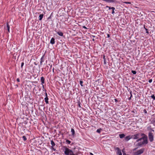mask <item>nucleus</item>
I'll return each mask as SVG.
<instances>
[{
    "mask_svg": "<svg viewBox=\"0 0 155 155\" xmlns=\"http://www.w3.org/2000/svg\"><path fill=\"white\" fill-rule=\"evenodd\" d=\"M143 135V133H138L131 135V138H132V139H133L137 140V139L140 138V137L142 136Z\"/></svg>",
    "mask_w": 155,
    "mask_h": 155,
    "instance_id": "f257e3e1",
    "label": "nucleus"
},
{
    "mask_svg": "<svg viewBox=\"0 0 155 155\" xmlns=\"http://www.w3.org/2000/svg\"><path fill=\"white\" fill-rule=\"evenodd\" d=\"M144 151V149L142 148L134 153V155H139L142 153Z\"/></svg>",
    "mask_w": 155,
    "mask_h": 155,
    "instance_id": "f03ea898",
    "label": "nucleus"
},
{
    "mask_svg": "<svg viewBox=\"0 0 155 155\" xmlns=\"http://www.w3.org/2000/svg\"><path fill=\"white\" fill-rule=\"evenodd\" d=\"M148 137L150 141V142H152L153 140V133L150 132L148 134Z\"/></svg>",
    "mask_w": 155,
    "mask_h": 155,
    "instance_id": "7ed1b4c3",
    "label": "nucleus"
},
{
    "mask_svg": "<svg viewBox=\"0 0 155 155\" xmlns=\"http://www.w3.org/2000/svg\"><path fill=\"white\" fill-rule=\"evenodd\" d=\"M115 149V150H117V154L118 155H122L121 150L119 147H116Z\"/></svg>",
    "mask_w": 155,
    "mask_h": 155,
    "instance_id": "20e7f679",
    "label": "nucleus"
},
{
    "mask_svg": "<svg viewBox=\"0 0 155 155\" xmlns=\"http://www.w3.org/2000/svg\"><path fill=\"white\" fill-rule=\"evenodd\" d=\"M131 136H128L125 137V139L126 141H128L130 139H132Z\"/></svg>",
    "mask_w": 155,
    "mask_h": 155,
    "instance_id": "39448f33",
    "label": "nucleus"
},
{
    "mask_svg": "<svg viewBox=\"0 0 155 155\" xmlns=\"http://www.w3.org/2000/svg\"><path fill=\"white\" fill-rule=\"evenodd\" d=\"M142 143L143 145L147 144L148 143L147 139H145V140H143V141L142 142Z\"/></svg>",
    "mask_w": 155,
    "mask_h": 155,
    "instance_id": "423d86ee",
    "label": "nucleus"
},
{
    "mask_svg": "<svg viewBox=\"0 0 155 155\" xmlns=\"http://www.w3.org/2000/svg\"><path fill=\"white\" fill-rule=\"evenodd\" d=\"M44 80H45V79L43 77H41V84H43L44 83V82H45ZM42 86L43 87H44V85L43 84H42Z\"/></svg>",
    "mask_w": 155,
    "mask_h": 155,
    "instance_id": "0eeeda50",
    "label": "nucleus"
},
{
    "mask_svg": "<svg viewBox=\"0 0 155 155\" xmlns=\"http://www.w3.org/2000/svg\"><path fill=\"white\" fill-rule=\"evenodd\" d=\"M142 136H143L142 137V139L144 140H145V139H147V136L145 134H143V135H142Z\"/></svg>",
    "mask_w": 155,
    "mask_h": 155,
    "instance_id": "6e6552de",
    "label": "nucleus"
},
{
    "mask_svg": "<svg viewBox=\"0 0 155 155\" xmlns=\"http://www.w3.org/2000/svg\"><path fill=\"white\" fill-rule=\"evenodd\" d=\"M50 43L52 44H53L55 43L54 39V38H51Z\"/></svg>",
    "mask_w": 155,
    "mask_h": 155,
    "instance_id": "1a4fd4ad",
    "label": "nucleus"
},
{
    "mask_svg": "<svg viewBox=\"0 0 155 155\" xmlns=\"http://www.w3.org/2000/svg\"><path fill=\"white\" fill-rule=\"evenodd\" d=\"M44 55H43L42 56L41 58V61H40V64L41 65L42 64V62L44 61Z\"/></svg>",
    "mask_w": 155,
    "mask_h": 155,
    "instance_id": "9d476101",
    "label": "nucleus"
},
{
    "mask_svg": "<svg viewBox=\"0 0 155 155\" xmlns=\"http://www.w3.org/2000/svg\"><path fill=\"white\" fill-rule=\"evenodd\" d=\"M43 16H44V15L43 14H40V15H39V20L40 21H41V20H42V18H43Z\"/></svg>",
    "mask_w": 155,
    "mask_h": 155,
    "instance_id": "9b49d317",
    "label": "nucleus"
},
{
    "mask_svg": "<svg viewBox=\"0 0 155 155\" xmlns=\"http://www.w3.org/2000/svg\"><path fill=\"white\" fill-rule=\"evenodd\" d=\"M45 101L46 102V103L47 104H48V97H45Z\"/></svg>",
    "mask_w": 155,
    "mask_h": 155,
    "instance_id": "f8f14e48",
    "label": "nucleus"
},
{
    "mask_svg": "<svg viewBox=\"0 0 155 155\" xmlns=\"http://www.w3.org/2000/svg\"><path fill=\"white\" fill-rule=\"evenodd\" d=\"M57 33L59 36H62L63 35V33L61 31H58Z\"/></svg>",
    "mask_w": 155,
    "mask_h": 155,
    "instance_id": "ddd939ff",
    "label": "nucleus"
},
{
    "mask_svg": "<svg viewBox=\"0 0 155 155\" xmlns=\"http://www.w3.org/2000/svg\"><path fill=\"white\" fill-rule=\"evenodd\" d=\"M119 137L120 138H122L124 137L125 135L124 134H121L119 135Z\"/></svg>",
    "mask_w": 155,
    "mask_h": 155,
    "instance_id": "4468645a",
    "label": "nucleus"
},
{
    "mask_svg": "<svg viewBox=\"0 0 155 155\" xmlns=\"http://www.w3.org/2000/svg\"><path fill=\"white\" fill-rule=\"evenodd\" d=\"M71 133H72V135L74 136L75 134V131L74 129L72 128L71 129Z\"/></svg>",
    "mask_w": 155,
    "mask_h": 155,
    "instance_id": "2eb2a0df",
    "label": "nucleus"
},
{
    "mask_svg": "<svg viewBox=\"0 0 155 155\" xmlns=\"http://www.w3.org/2000/svg\"><path fill=\"white\" fill-rule=\"evenodd\" d=\"M7 28L8 31V32H10V26L8 23H7Z\"/></svg>",
    "mask_w": 155,
    "mask_h": 155,
    "instance_id": "dca6fc26",
    "label": "nucleus"
},
{
    "mask_svg": "<svg viewBox=\"0 0 155 155\" xmlns=\"http://www.w3.org/2000/svg\"><path fill=\"white\" fill-rule=\"evenodd\" d=\"M105 57L104 55L103 56V59H104V64H106V59L105 58Z\"/></svg>",
    "mask_w": 155,
    "mask_h": 155,
    "instance_id": "f3484780",
    "label": "nucleus"
},
{
    "mask_svg": "<svg viewBox=\"0 0 155 155\" xmlns=\"http://www.w3.org/2000/svg\"><path fill=\"white\" fill-rule=\"evenodd\" d=\"M51 144L52 145V147L54 146L55 145V144L53 140H51Z\"/></svg>",
    "mask_w": 155,
    "mask_h": 155,
    "instance_id": "a211bd4d",
    "label": "nucleus"
},
{
    "mask_svg": "<svg viewBox=\"0 0 155 155\" xmlns=\"http://www.w3.org/2000/svg\"><path fill=\"white\" fill-rule=\"evenodd\" d=\"M101 130L102 129L101 128L98 129L97 130L96 132L98 133H100Z\"/></svg>",
    "mask_w": 155,
    "mask_h": 155,
    "instance_id": "6ab92c4d",
    "label": "nucleus"
},
{
    "mask_svg": "<svg viewBox=\"0 0 155 155\" xmlns=\"http://www.w3.org/2000/svg\"><path fill=\"white\" fill-rule=\"evenodd\" d=\"M115 8L114 7H112V14H114V10H115Z\"/></svg>",
    "mask_w": 155,
    "mask_h": 155,
    "instance_id": "aec40b11",
    "label": "nucleus"
},
{
    "mask_svg": "<svg viewBox=\"0 0 155 155\" xmlns=\"http://www.w3.org/2000/svg\"><path fill=\"white\" fill-rule=\"evenodd\" d=\"M143 144H142V142H140L138 143L137 145L139 146H141Z\"/></svg>",
    "mask_w": 155,
    "mask_h": 155,
    "instance_id": "412c9836",
    "label": "nucleus"
},
{
    "mask_svg": "<svg viewBox=\"0 0 155 155\" xmlns=\"http://www.w3.org/2000/svg\"><path fill=\"white\" fill-rule=\"evenodd\" d=\"M116 2V0H109V2Z\"/></svg>",
    "mask_w": 155,
    "mask_h": 155,
    "instance_id": "4be33fe9",
    "label": "nucleus"
},
{
    "mask_svg": "<svg viewBox=\"0 0 155 155\" xmlns=\"http://www.w3.org/2000/svg\"><path fill=\"white\" fill-rule=\"evenodd\" d=\"M22 138L25 141L27 140V138L25 136H23Z\"/></svg>",
    "mask_w": 155,
    "mask_h": 155,
    "instance_id": "5701e85b",
    "label": "nucleus"
},
{
    "mask_svg": "<svg viewBox=\"0 0 155 155\" xmlns=\"http://www.w3.org/2000/svg\"><path fill=\"white\" fill-rule=\"evenodd\" d=\"M142 140V137L139 138L136 140V142H138L140 141H141Z\"/></svg>",
    "mask_w": 155,
    "mask_h": 155,
    "instance_id": "b1692460",
    "label": "nucleus"
},
{
    "mask_svg": "<svg viewBox=\"0 0 155 155\" xmlns=\"http://www.w3.org/2000/svg\"><path fill=\"white\" fill-rule=\"evenodd\" d=\"M151 97L152 98L153 100H155V96H154V94H153L151 96Z\"/></svg>",
    "mask_w": 155,
    "mask_h": 155,
    "instance_id": "393cba45",
    "label": "nucleus"
},
{
    "mask_svg": "<svg viewBox=\"0 0 155 155\" xmlns=\"http://www.w3.org/2000/svg\"><path fill=\"white\" fill-rule=\"evenodd\" d=\"M130 94L131 95H130V97L128 98L129 100H130L131 99V97L132 96V91H130Z\"/></svg>",
    "mask_w": 155,
    "mask_h": 155,
    "instance_id": "a878e982",
    "label": "nucleus"
},
{
    "mask_svg": "<svg viewBox=\"0 0 155 155\" xmlns=\"http://www.w3.org/2000/svg\"><path fill=\"white\" fill-rule=\"evenodd\" d=\"M83 81H80V85H81V86H83Z\"/></svg>",
    "mask_w": 155,
    "mask_h": 155,
    "instance_id": "bb28decb",
    "label": "nucleus"
},
{
    "mask_svg": "<svg viewBox=\"0 0 155 155\" xmlns=\"http://www.w3.org/2000/svg\"><path fill=\"white\" fill-rule=\"evenodd\" d=\"M132 73L134 74H136V71H131Z\"/></svg>",
    "mask_w": 155,
    "mask_h": 155,
    "instance_id": "cd10ccee",
    "label": "nucleus"
},
{
    "mask_svg": "<svg viewBox=\"0 0 155 155\" xmlns=\"http://www.w3.org/2000/svg\"><path fill=\"white\" fill-rule=\"evenodd\" d=\"M66 142L68 144H69L71 142L70 141L67 140H66Z\"/></svg>",
    "mask_w": 155,
    "mask_h": 155,
    "instance_id": "c85d7f7f",
    "label": "nucleus"
},
{
    "mask_svg": "<svg viewBox=\"0 0 155 155\" xmlns=\"http://www.w3.org/2000/svg\"><path fill=\"white\" fill-rule=\"evenodd\" d=\"M106 7V8H109V9H112V7H109L108 6H107Z\"/></svg>",
    "mask_w": 155,
    "mask_h": 155,
    "instance_id": "c756f323",
    "label": "nucleus"
},
{
    "mask_svg": "<svg viewBox=\"0 0 155 155\" xmlns=\"http://www.w3.org/2000/svg\"><path fill=\"white\" fill-rule=\"evenodd\" d=\"M144 28L145 29V30H146V33H147V34H149V32L148 31V29L147 28H146L145 27H144Z\"/></svg>",
    "mask_w": 155,
    "mask_h": 155,
    "instance_id": "7c9ffc66",
    "label": "nucleus"
},
{
    "mask_svg": "<svg viewBox=\"0 0 155 155\" xmlns=\"http://www.w3.org/2000/svg\"><path fill=\"white\" fill-rule=\"evenodd\" d=\"M24 65V63L22 62L21 64V68H22V67H23V66Z\"/></svg>",
    "mask_w": 155,
    "mask_h": 155,
    "instance_id": "2f4dec72",
    "label": "nucleus"
},
{
    "mask_svg": "<svg viewBox=\"0 0 155 155\" xmlns=\"http://www.w3.org/2000/svg\"><path fill=\"white\" fill-rule=\"evenodd\" d=\"M152 79H150L148 81L150 83H151L152 82Z\"/></svg>",
    "mask_w": 155,
    "mask_h": 155,
    "instance_id": "473e14b6",
    "label": "nucleus"
},
{
    "mask_svg": "<svg viewBox=\"0 0 155 155\" xmlns=\"http://www.w3.org/2000/svg\"><path fill=\"white\" fill-rule=\"evenodd\" d=\"M143 112L145 113H147V111L146 109H144L143 110Z\"/></svg>",
    "mask_w": 155,
    "mask_h": 155,
    "instance_id": "72a5a7b5",
    "label": "nucleus"
},
{
    "mask_svg": "<svg viewBox=\"0 0 155 155\" xmlns=\"http://www.w3.org/2000/svg\"><path fill=\"white\" fill-rule=\"evenodd\" d=\"M122 152L123 153V155H128L126 154L125 152H124L123 150H122Z\"/></svg>",
    "mask_w": 155,
    "mask_h": 155,
    "instance_id": "f704fd0d",
    "label": "nucleus"
},
{
    "mask_svg": "<svg viewBox=\"0 0 155 155\" xmlns=\"http://www.w3.org/2000/svg\"><path fill=\"white\" fill-rule=\"evenodd\" d=\"M124 3H126V4H131V2H124Z\"/></svg>",
    "mask_w": 155,
    "mask_h": 155,
    "instance_id": "c9c22d12",
    "label": "nucleus"
},
{
    "mask_svg": "<svg viewBox=\"0 0 155 155\" xmlns=\"http://www.w3.org/2000/svg\"><path fill=\"white\" fill-rule=\"evenodd\" d=\"M17 81L18 82H19L20 81V80L18 78L17 79Z\"/></svg>",
    "mask_w": 155,
    "mask_h": 155,
    "instance_id": "e433bc0d",
    "label": "nucleus"
},
{
    "mask_svg": "<svg viewBox=\"0 0 155 155\" xmlns=\"http://www.w3.org/2000/svg\"><path fill=\"white\" fill-rule=\"evenodd\" d=\"M114 101L115 102H118V100L116 99H114Z\"/></svg>",
    "mask_w": 155,
    "mask_h": 155,
    "instance_id": "4c0bfd02",
    "label": "nucleus"
},
{
    "mask_svg": "<svg viewBox=\"0 0 155 155\" xmlns=\"http://www.w3.org/2000/svg\"><path fill=\"white\" fill-rule=\"evenodd\" d=\"M78 106H79V107H81V106H80V103L79 102V104H78Z\"/></svg>",
    "mask_w": 155,
    "mask_h": 155,
    "instance_id": "58836bf2",
    "label": "nucleus"
},
{
    "mask_svg": "<svg viewBox=\"0 0 155 155\" xmlns=\"http://www.w3.org/2000/svg\"><path fill=\"white\" fill-rule=\"evenodd\" d=\"M83 27L84 28H85V29H87V28H86L85 26H83Z\"/></svg>",
    "mask_w": 155,
    "mask_h": 155,
    "instance_id": "ea45409f",
    "label": "nucleus"
},
{
    "mask_svg": "<svg viewBox=\"0 0 155 155\" xmlns=\"http://www.w3.org/2000/svg\"><path fill=\"white\" fill-rule=\"evenodd\" d=\"M105 1L107 2H109V0H105Z\"/></svg>",
    "mask_w": 155,
    "mask_h": 155,
    "instance_id": "a19ab883",
    "label": "nucleus"
},
{
    "mask_svg": "<svg viewBox=\"0 0 155 155\" xmlns=\"http://www.w3.org/2000/svg\"><path fill=\"white\" fill-rule=\"evenodd\" d=\"M107 38H109L110 36V35L108 34H107Z\"/></svg>",
    "mask_w": 155,
    "mask_h": 155,
    "instance_id": "79ce46f5",
    "label": "nucleus"
},
{
    "mask_svg": "<svg viewBox=\"0 0 155 155\" xmlns=\"http://www.w3.org/2000/svg\"><path fill=\"white\" fill-rule=\"evenodd\" d=\"M45 94V96L48 97L47 96V93L46 92Z\"/></svg>",
    "mask_w": 155,
    "mask_h": 155,
    "instance_id": "37998d69",
    "label": "nucleus"
},
{
    "mask_svg": "<svg viewBox=\"0 0 155 155\" xmlns=\"http://www.w3.org/2000/svg\"><path fill=\"white\" fill-rule=\"evenodd\" d=\"M137 149V148H135L134 149H133V150H134H134H136Z\"/></svg>",
    "mask_w": 155,
    "mask_h": 155,
    "instance_id": "c03bdc74",
    "label": "nucleus"
},
{
    "mask_svg": "<svg viewBox=\"0 0 155 155\" xmlns=\"http://www.w3.org/2000/svg\"><path fill=\"white\" fill-rule=\"evenodd\" d=\"M90 154L91 155H94L92 153H90Z\"/></svg>",
    "mask_w": 155,
    "mask_h": 155,
    "instance_id": "a18cd8bd",
    "label": "nucleus"
},
{
    "mask_svg": "<svg viewBox=\"0 0 155 155\" xmlns=\"http://www.w3.org/2000/svg\"><path fill=\"white\" fill-rule=\"evenodd\" d=\"M152 131H153V132H154V130H152Z\"/></svg>",
    "mask_w": 155,
    "mask_h": 155,
    "instance_id": "49530a36",
    "label": "nucleus"
},
{
    "mask_svg": "<svg viewBox=\"0 0 155 155\" xmlns=\"http://www.w3.org/2000/svg\"><path fill=\"white\" fill-rule=\"evenodd\" d=\"M50 18V17H49L48 18V19H49V18Z\"/></svg>",
    "mask_w": 155,
    "mask_h": 155,
    "instance_id": "de8ad7c7",
    "label": "nucleus"
},
{
    "mask_svg": "<svg viewBox=\"0 0 155 155\" xmlns=\"http://www.w3.org/2000/svg\"><path fill=\"white\" fill-rule=\"evenodd\" d=\"M93 41H94V39H93Z\"/></svg>",
    "mask_w": 155,
    "mask_h": 155,
    "instance_id": "09e8293b",
    "label": "nucleus"
}]
</instances>
